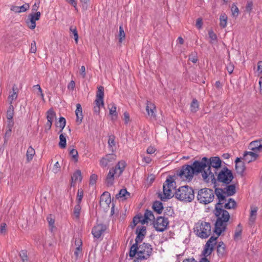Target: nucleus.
<instances>
[{
	"label": "nucleus",
	"mask_w": 262,
	"mask_h": 262,
	"mask_svg": "<svg viewBox=\"0 0 262 262\" xmlns=\"http://www.w3.org/2000/svg\"><path fill=\"white\" fill-rule=\"evenodd\" d=\"M258 210V208L255 206H251V210L250 212V216L249 218L248 224L249 225L252 226L254 225L257 216V211Z\"/></svg>",
	"instance_id": "obj_21"
},
{
	"label": "nucleus",
	"mask_w": 262,
	"mask_h": 262,
	"mask_svg": "<svg viewBox=\"0 0 262 262\" xmlns=\"http://www.w3.org/2000/svg\"><path fill=\"white\" fill-rule=\"evenodd\" d=\"M197 200L203 204H208L212 202L214 199V192L212 189L204 188L198 192Z\"/></svg>",
	"instance_id": "obj_5"
},
{
	"label": "nucleus",
	"mask_w": 262,
	"mask_h": 262,
	"mask_svg": "<svg viewBox=\"0 0 262 262\" xmlns=\"http://www.w3.org/2000/svg\"><path fill=\"white\" fill-rule=\"evenodd\" d=\"M256 72L258 73V76L262 73V61L258 62Z\"/></svg>",
	"instance_id": "obj_62"
},
{
	"label": "nucleus",
	"mask_w": 262,
	"mask_h": 262,
	"mask_svg": "<svg viewBox=\"0 0 262 262\" xmlns=\"http://www.w3.org/2000/svg\"><path fill=\"white\" fill-rule=\"evenodd\" d=\"M72 182H81L82 180L81 172L80 170H77L71 177Z\"/></svg>",
	"instance_id": "obj_29"
},
{
	"label": "nucleus",
	"mask_w": 262,
	"mask_h": 262,
	"mask_svg": "<svg viewBox=\"0 0 262 262\" xmlns=\"http://www.w3.org/2000/svg\"><path fill=\"white\" fill-rule=\"evenodd\" d=\"M207 160L206 157H203L201 161L196 160L193 162L192 166V170L194 174H197L200 172L203 173L204 170H206L207 165L206 161Z\"/></svg>",
	"instance_id": "obj_11"
},
{
	"label": "nucleus",
	"mask_w": 262,
	"mask_h": 262,
	"mask_svg": "<svg viewBox=\"0 0 262 262\" xmlns=\"http://www.w3.org/2000/svg\"><path fill=\"white\" fill-rule=\"evenodd\" d=\"M228 17L227 15L223 13L220 16V26L221 27L224 28L227 26Z\"/></svg>",
	"instance_id": "obj_31"
},
{
	"label": "nucleus",
	"mask_w": 262,
	"mask_h": 262,
	"mask_svg": "<svg viewBox=\"0 0 262 262\" xmlns=\"http://www.w3.org/2000/svg\"><path fill=\"white\" fill-rule=\"evenodd\" d=\"M60 169V165L58 163V162H57L54 165L53 167V171L55 173H56L57 172H58L59 171Z\"/></svg>",
	"instance_id": "obj_63"
},
{
	"label": "nucleus",
	"mask_w": 262,
	"mask_h": 262,
	"mask_svg": "<svg viewBox=\"0 0 262 262\" xmlns=\"http://www.w3.org/2000/svg\"><path fill=\"white\" fill-rule=\"evenodd\" d=\"M199 108V103L198 101L196 99H193L191 105L190 109L192 113H195Z\"/></svg>",
	"instance_id": "obj_41"
},
{
	"label": "nucleus",
	"mask_w": 262,
	"mask_h": 262,
	"mask_svg": "<svg viewBox=\"0 0 262 262\" xmlns=\"http://www.w3.org/2000/svg\"><path fill=\"white\" fill-rule=\"evenodd\" d=\"M249 149L257 153L262 150V144L260 140H255L251 142L248 146Z\"/></svg>",
	"instance_id": "obj_20"
},
{
	"label": "nucleus",
	"mask_w": 262,
	"mask_h": 262,
	"mask_svg": "<svg viewBox=\"0 0 262 262\" xmlns=\"http://www.w3.org/2000/svg\"><path fill=\"white\" fill-rule=\"evenodd\" d=\"M83 195V191L81 189H78L77 191V203H79L81 202V200L82 199Z\"/></svg>",
	"instance_id": "obj_56"
},
{
	"label": "nucleus",
	"mask_w": 262,
	"mask_h": 262,
	"mask_svg": "<svg viewBox=\"0 0 262 262\" xmlns=\"http://www.w3.org/2000/svg\"><path fill=\"white\" fill-rule=\"evenodd\" d=\"M108 144L110 148H112L113 151V147L115 146V137L114 136H110L108 140Z\"/></svg>",
	"instance_id": "obj_49"
},
{
	"label": "nucleus",
	"mask_w": 262,
	"mask_h": 262,
	"mask_svg": "<svg viewBox=\"0 0 262 262\" xmlns=\"http://www.w3.org/2000/svg\"><path fill=\"white\" fill-rule=\"evenodd\" d=\"M35 154L34 149L32 146H29L26 153L27 161L29 162L32 160L33 156Z\"/></svg>",
	"instance_id": "obj_32"
},
{
	"label": "nucleus",
	"mask_w": 262,
	"mask_h": 262,
	"mask_svg": "<svg viewBox=\"0 0 262 262\" xmlns=\"http://www.w3.org/2000/svg\"><path fill=\"white\" fill-rule=\"evenodd\" d=\"M81 210V206L79 203H78L74 207V214L76 218L78 219L80 215V212Z\"/></svg>",
	"instance_id": "obj_44"
},
{
	"label": "nucleus",
	"mask_w": 262,
	"mask_h": 262,
	"mask_svg": "<svg viewBox=\"0 0 262 262\" xmlns=\"http://www.w3.org/2000/svg\"><path fill=\"white\" fill-rule=\"evenodd\" d=\"M189 59L193 63H196L198 61V57L196 53H192L189 56Z\"/></svg>",
	"instance_id": "obj_59"
},
{
	"label": "nucleus",
	"mask_w": 262,
	"mask_h": 262,
	"mask_svg": "<svg viewBox=\"0 0 262 262\" xmlns=\"http://www.w3.org/2000/svg\"><path fill=\"white\" fill-rule=\"evenodd\" d=\"M217 252L220 257H222L224 255L226 252L225 245L223 242H220L217 246Z\"/></svg>",
	"instance_id": "obj_28"
},
{
	"label": "nucleus",
	"mask_w": 262,
	"mask_h": 262,
	"mask_svg": "<svg viewBox=\"0 0 262 262\" xmlns=\"http://www.w3.org/2000/svg\"><path fill=\"white\" fill-rule=\"evenodd\" d=\"M207 170L202 173L203 179L208 182L210 181L212 183H216V178L214 174H217V171L221 167L222 160L218 157H212L210 158H207L206 161Z\"/></svg>",
	"instance_id": "obj_1"
},
{
	"label": "nucleus",
	"mask_w": 262,
	"mask_h": 262,
	"mask_svg": "<svg viewBox=\"0 0 262 262\" xmlns=\"http://www.w3.org/2000/svg\"><path fill=\"white\" fill-rule=\"evenodd\" d=\"M258 156V155L253 151H246L245 152L242 159L245 162L250 163L255 161Z\"/></svg>",
	"instance_id": "obj_19"
},
{
	"label": "nucleus",
	"mask_w": 262,
	"mask_h": 262,
	"mask_svg": "<svg viewBox=\"0 0 262 262\" xmlns=\"http://www.w3.org/2000/svg\"><path fill=\"white\" fill-rule=\"evenodd\" d=\"M139 243L134 244L130 249L129 256L134 257L136 256L135 262H139L148 259L151 255L152 248L149 244L144 243L138 246Z\"/></svg>",
	"instance_id": "obj_3"
},
{
	"label": "nucleus",
	"mask_w": 262,
	"mask_h": 262,
	"mask_svg": "<svg viewBox=\"0 0 262 262\" xmlns=\"http://www.w3.org/2000/svg\"><path fill=\"white\" fill-rule=\"evenodd\" d=\"M214 213L217 217L214 232L217 236H220L226 229L230 215L227 210L223 209V206H215Z\"/></svg>",
	"instance_id": "obj_2"
},
{
	"label": "nucleus",
	"mask_w": 262,
	"mask_h": 262,
	"mask_svg": "<svg viewBox=\"0 0 262 262\" xmlns=\"http://www.w3.org/2000/svg\"><path fill=\"white\" fill-rule=\"evenodd\" d=\"M224 191L227 196L233 195L236 193V187L235 184H228L224 188Z\"/></svg>",
	"instance_id": "obj_23"
},
{
	"label": "nucleus",
	"mask_w": 262,
	"mask_h": 262,
	"mask_svg": "<svg viewBox=\"0 0 262 262\" xmlns=\"http://www.w3.org/2000/svg\"><path fill=\"white\" fill-rule=\"evenodd\" d=\"M70 32L72 33L74 37V40L77 43L78 40V35L75 27L71 26L70 28Z\"/></svg>",
	"instance_id": "obj_43"
},
{
	"label": "nucleus",
	"mask_w": 262,
	"mask_h": 262,
	"mask_svg": "<svg viewBox=\"0 0 262 262\" xmlns=\"http://www.w3.org/2000/svg\"><path fill=\"white\" fill-rule=\"evenodd\" d=\"M33 88L34 89H36L38 90L37 95H39L41 97V99L43 100H44V95L42 93V90H41V88L40 86V85L39 84H37V85H34Z\"/></svg>",
	"instance_id": "obj_53"
},
{
	"label": "nucleus",
	"mask_w": 262,
	"mask_h": 262,
	"mask_svg": "<svg viewBox=\"0 0 262 262\" xmlns=\"http://www.w3.org/2000/svg\"><path fill=\"white\" fill-rule=\"evenodd\" d=\"M216 175V181L226 185L230 184L234 178L232 171L226 167L223 168Z\"/></svg>",
	"instance_id": "obj_6"
},
{
	"label": "nucleus",
	"mask_w": 262,
	"mask_h": 262,
	"mask_svg": "<svg viewBox=\"0 0 262 262\" xmlns=\"http://www.w3.org/2000/svg\"><path fill=\"white\" fill-rule=\"evenodd\" d=\"M70 155L72 156V157L74 159L75 162L78 161V152L75 149H72L70 151Z\"/></svg>",
	"instance_id": "obj_50"
},
{
	"label": "nucleus",
	"mask_w": 262,
	"mask_h": 262,
	"mask_svg": "<svg viewBox=\"0 0 262 262\" xmlns=\"http://www.w3.org/2000/svg\"><path fill=\"white\" fill-rule=\"evenodd\" d=\"M48 121L45 126V129L46 130H49L51 128L52 124V120L53 119V116H47Z\"/></svg>",
	"instance_id": "obj_42"
},
{
	"label": "nucleus",
	"mask_w": 262,
	"mask_h": 262,
	"mask_svg": "<svg viewBox=\"0 0 262 262\" xmlns=\"http://www.w3.org/2000/svg\"><path fill=\"white\" fill-rule=\"evenodd\" d=\"M106 229V227L105 225L102 224H98L93 228L92 233L95 237L98 238Z\"/></svg>",
	"instance_id": "obj_16"
},
{
	"label": "nucleus",
	"mask_w": 262,
	"mask_h": 262,
	"mask_svg": "<svg viewBox=\"0 0 262 262\" xmlns=\"http://www.w3.org/2000/svg\"><path fill=\"white\" fill-rule=\"evenodd\" d=\"M169 224L167 218L163 216H158L154 222V227L155 230L158 232H163L166 229Z\"/></svg>",
	"instance_id": "obj_10"
},
{
	"label": "nucleus",
	"mask_w": 262,
	"mask_h": 262,
	"mask_svg": "<svg viewBox=\"0 0 262 262\" xmlns=\"http://www.w3.org/2000/svg\"><path fill=\"white\" fill-rule=\"evenodd\" d=\"M108 108L110 111V115H114L115 113H116L117 107L116 105L111 103L108 105Z\"/></svg>",
	"instance_id": "obj_46"
},
{
	"label": "nucleus",
	"mask_w": 262,
	"mask_h": 262,
	"mask_svg": "<svg viewBox=\"0 0 262 262\" xmlns=\"http://www.w3.org/2000/svg\"><path fill=\"white\" fill-rule=\"evenodd\" d=\"M156 107L154 104L147 101L146 105V111L148 115H153L155 113Z\"/></svg>",
	"instance_id": "obj_34"
},
{
	"label": "nucleus",
	"mask_w": 262,
	"mask_h": 262,
	"mask_svg": "<svg viewBox=\"0 0 262 262\" xmlns=\"http://www.w3.org/2000/svg\"><path fill=\"white\" fill-rule=\"evenodd\" d=\"M219 236H216V237H214L213 236H212L210 237V238L209 239V240L206 243V244H208L209 245H210L211 246H213V245L215 244V242L217 238L219 237Z\"/></svg>",
	"instance_id": "obj_51"
},
{
	"label": "nucleus",
	"mask_w": 262,
	"mask_h": 262,
	"mask_svg": "<svg viewBox=\"0 0 262 262\" xmlns=\"http://www.w3.org/2000/svg\"><path fill=\"white\" fill-rule=\"evenodd\" d=\"M130 197V193L125 188L121 189L119 193L116 194V199L121 198L126 200Z\"/></svg>",
	"instance_id": "obj_25"
},
{
	"label": "nucleus",
	"mask_w": 262,
	"mask_h": 262,
	"mask_svg": "<svg viewBox=\"0 0 262 262\" xmlns=\"http://www.w3.org/2000/svg\"><path fill=\"white\" fill-rule=\"evenodd\" d=\"M76 109L75 110V115H82V108L81 105L79 103H77L76 105Z\"/></svg>",
	"instance_id": "obj_58"
},
{
	"label": "nucleus",
	"mask_w": 262,
	"mask_h": 262,
	"mask_svg": "<svg viewBox=\"0 0 262 262\" xmlns=\"http://www.w3.org/2000/svg\"><path fill=\"white\" fill-rule=\"evenodd\" d=\"M60 141L59 143V146L61 148H65L67 145V140L66 137L63 134H61L59 136Z\"/></svg>",
	"instance_id": "obj_37"
},
{
	"label": "nucleus",
	"mask_w": 262,
	"mask_h": 262,
	"mask_svg": "<svg viewBox=\"0 0 262 262\" xmlns=\"http://www.w3.org/2000/svg\"><path fill=\"white\" fill-rule=\"evenodd\" d=\"M214 192L219 200V202L216 204L215 206H223V204H224L226 201V197L227 196L226 194H225L224 189L222 188H216Z\"/></svg>",
	"instance_id": "obj_12"
},
{
	"label": "nucleus",
	"mask_w": 262,
	"mask_h": 262,
	"mask_svg": "<svg viewBox=\"0 0 262 262\" xmlns=\"http://www.w3.org/2000/svg\"><path fill=\"white\" fill-rule=\"evenodd\" d=\"M104 202L106 204H109L111 202V196L110 193L108 192H104L102 194L101 198H100V202Z\"/></svg>",
	"instance_id": "obj_33"
},
{
	"label": "nucleus",
	"mask_w": 262,
	"mask_h": 262,
	"mask_svg": "<svg viewBox=\"0 0 262 262\" xmlns=\"http://www.w3.org/2000/svg\"><path fill=\"white\" fill-rule=\"evenodd\" d=\"M40 2L39 0H35L34 4L32 6V11L37 12V10L39 7Z\"/></svg>",
	"instance_id": "obj_61"
},
{
	"label": "nucleus",
	"mask_w": 262,
	"mask_h": 262,
	"mask_svg": "<svg viewBox=\"0 0 262 262\" xmlns=\"http://www.w3.org/2000/svg\"><path fill=\"white\" fill-rule=\"evenodd\" d=\"M144 216L145 217V220H147L148 221H151L155 220L154 215L151 211L147 210Z\"/></svg>",
	"instance_id": "obj_40"
},
{
	"label": "nucleus",
	"mask_w": 262,
	"mask_h": 262,
	"mask_svg": "<svg viewBox=\"0 0 262 262\" xmlns=\"http://www.w3.org/2000/svg\"><path fill=\"white\" fill-rule=\"evenodd\" d=\"M209 37L210 39L211 43H213L214 41H216L217 39L216 35L213 32L212 30H209L208 31Z\"/></svg>",
	"instance_id": "obj_48"
},
{
	"label": "nucleus",
	"mask_w": 262,
	"mask_h": 262,
	"mask_svg": "<svg viewBox=\"0 0 262 262\" xmlns=\"http://www.w3.org/2000/svg\"><path fill=\"white\" fill-rule=\"evenodd\" d=\"M213 249V246H211L208 244L205 245L204 249L203 251V254L205 256H207L211 254Z\"/></svg>",
	"instance_id": "obj_36"
},
{
	"label": "nucleus",
	"mask_w": 262,
	"mask_h": 262,
	"mask_svg": "<svg viewBox=\"0 0 262 262\" xmlns=\"http://www.w3.org/2000/svg\"><path fill=\"white\" fill-rule=\"evenodd\" d=\"M30 52L32 53H35L36 52V46L35 41H32L31 43Z\"/></svg>",
	"instance_id": "obj_60"
},
{
	"label": "nucleus",
	"mask_w": 262,
	"mask_h": 262,
	"mask_svg": "<svg viewBox=\"0 0 262 262\" xmlns=\"http://www.w3.org/2000/svg\"><path fill=\"white\" fill-rule=\"evenodd\" d=\"M176 174L181 180L187 182H190L194 174L190 165H183L180 169L177 171Z\"/></svg>",
	"instance_id": "obj_8"
},
{
	"label": "nucleus",
	"mask_w": 262,
	"mask_h": 262,
	"mask_svg": "<svg viewBox=\"0 0 262 262\" xmlns=\"http://www.w3.org/2000/svg\"><path fill=\"white\" fill-rule=\"evenodd\" d=\"M125 36L124 31L123 30V27L122 26H120L119 27V42H122L123 40L124 39Z\"/></svg>",
	"instance_id": "obj_45"
},
{
	"label": "nucleus",
	"mask_w": 262,
	"mask_h": 262,
	"mask_svg": "<svg viewBox=\"0 0 262 262\" xmlns=\"http://www.w3.org/2000/svg\"><path fill=\"white\" fill-rule=\"evenodd\" d=\"M19 255L21 258L23 262H27L28 261L27 252L26 251L22 250L20 252Z\"/></svg>",
	"instance_id": "obj_54"
},
{
	"label": "nucleus",
	"mask_w": 262,
	"mask_h": 262,
	"mask_svg": "<svg viewBox=\"0 0 262 262\" xmlns=\"http://www.w3.org/2000/svg\"><path fill=\"white\" fill-rule=\"evenodd\" d=\"M104 88L102 86L98 88V91L96 94V99L95 101V105L94 111L96 114L100 113V110L104 106Z\"/></svg>",
	"instance_id": "obj_9"
},
{
	"label": "nucleus",
	"mask_w": 262,
	"mask_h": 262,
	"mask_svg": "<svg viewBox=\"0 0 262 262\" xmlns=\"http://www.w3.org/2000/svg\"><path fill=\"white\" fill-rule=\"evenodd\" d=\"M236 206V203L235 200L232 198L229 199L228 202L225 203L223 207L225 209H230L235 208Z\"/></svg>",
	"instance_id": "obj_30"
},
{
	"label": "nucleus",
	"mask_w": 262,
	"mask_h": 262,
	"mask_svg": "<svg viewBox=\"0 0 262 262\" xmlns=\"http://www.w3.org/2000/svg\"><path fill=\"white\" fill-rule=\"evenodd\" d=\"M231 11L232 12V15L234 17H237L239 13V11L237 7L236 6L235 4H233L232 5L231 8Z\"/></svg>",
	"instance_id": "obj_39"
},
{
	"label": "nucleus",
	"mask_w": 262,
	"mask_h": 262,
	"mask_svg": "<svg viewBox=\"0 0 262 262\" xmlns=\"http://www.w3.org/2000/svg\"><path fill=\"white\" fill-rule=\"evenodd\" d=\"M235 169L237 173L243 174L245 169V166L244 162H239L235 164Z\"/></svg>",
	"instance_id": "obj_35"
},
{
	"label": "nucleus",
	"mask_w": 262,
	"mask_h": 262,
	"mask_svg": "<svg viewBox=\"0 0 262 262\" xmlns=\"http://www.w3.org/2000/svg\"><path fill=\"white\" fill-rule=\"evenodd\" d=\"M242 226L241 224H239L236 227L234 237V239H237L241 236L242 232Z\"/></svg>",
	"instance_id": "obj_38"
},
{
	"label": "nucleus",
	"mask_w": 262,
	"mask_h": 262,
	"mask_svg": "<svg viewBox=\"0 0 262 262\" xmlns=\"http://www.w3.org/2000/svg\"><path fill=\"white\" fill-rule=\"evenodd\" d=\"M152 208L158 214H160L163 209V204L160 201H155L153 204Z\"/></svg>",
	"instance_id": "obj_27"
},
{
	"label": "nucleus",
	"mask_w": 262,
	"mask_h": 262,
	"mask_svg": "<svg viewBox=\"0 0 262 262\" xmlns=\"http://www.w3.org/2000/svg\"><path fill=\"white\" fill-rule=\"evenodd\" d=\"M66 119L62 117L59 118L58 126L61 128L60 132H61L66 126Z\"/></svg>",
	"instance_id": "obj_47"
},
{
	"label": "nucleus",
	"mask_w": 262,
	"mask_h": 262,
	"mask_svg": "<svg viewBox=\"0 0 262 262\" xmlns=\"http://www.w3.org/2000/svg\"><path fill=\"white\" fill-rule=\"evenodd\" d=\"M115 176L118 177V172L114 168L110 169L105 180V183L107 186L113 185Z\"/></svg>",
	"instance_id": "obj_18"
},
{
	"label": "nucleus",
	"mask_w": 262,
	"mask_h": 262,
	"mask_svg": "<svg viewBox=\"0 0 262 262\" xmlns=\"http://www.w3.org/2000/svg\"><path fill=\"white\" fill-rule=\"evenodd\" d=\"M116 159L114 154H107L102 158L100 161V165L102 167H105L112 164Z\"/></svg>",
	"instance_id": "obj_13"
},
{
	"label": "nucleus",
	"mask_w": 262,
	"mask_h": 262,
	"mask_svg": "<svg viewBox=\"0 0 262 262\" xmlns=\"http://www.w3.org/2000/svg\"><path fill=\"white\" fill-rule=\"evenodd\" d=\"M40 15V12L38 11L34 14L32 13L29 16V20L27 21V24L30 29H34L35 28V21L39 19Z\"/></svg>",
	"instance_id": "obj_14"
},
{
	"label": "nucleus",
	"mask_w": 262,
	"mask_h": 262,
	"mask_svg": "<svg viewBox=\"0 0 262 262\" xmlns=\"http://www.w3.org/2000/svg\"><path fill=\"white\" fill-rule=\"evenodd\" d=\"M194 231L196 232L198 236L202 238H206L210 234V224L205 222L198 223L194 228Z\"/></svg>",
	"instance_id": "obj_7"
},
{
	"label": "nucleus",
	"mask_w": 262,
	"mask_h": 262,
	"mask_svg": "<svg viewBox=\"0 0 262 262\" xmlns=\"http://www.w3.org/2000/svg\"><path fill=\"white\" fill-rule=\"evenodd\" d=\"M174 195L176 199L185 202H191L194 198L193 189L187 185L180 187L176 190Z\"/></svg>",
	"instance_id": "obj_4"
},
{
	"label": "nucleus",
	"mask_w": 262,
	"mask_h": 262,
	"mask_svg": "<svg viewBox=\"0 0 262 262\" xmlns=\"http://www.w3.org/2000/svg\"><path fill=\"white\" fill-rule=\"evenodd\" d=\"M146 233V228L143 226H138L136 229V233L137 236L135 239V243H141Z\"/></svg>",
	"instance_id": "obj_17"
},
{
	"label": "nucleus",
	"mask_w": 262,
	"mask_h": 262,
	"mask_svg": "<svg viewBox=\"0 0 262 262\" xmlns=\"http://www.w3.org/2000/svg\"><path fill=\"white\" fill-rule=\"evenodd\" d=\"M166 187L168 186V189L171 191L176 188V183L172 177L169 176L163 184Z\"/></svg>",
	"instance_id": "obj_22"
},
{
	"label": "nucleus",
	"mask_w": 262,
	"mask_h": 262,
	"mask_svg": "<svg viewBox=\"0 0 262 262\" xmlns=\"http://www.w3.org/2000/svg\"><path fill=\"white\" fill-rule=\"evenodd\" d=\"M6 227L7 225L6 223H3L0 226V233L2 234H4L6 233Z\"/></svg>",
	"instance_id": "obj_64"
},
{
	"label": "nucleus",
	"mask_w": 262,
	"mask_h": 262,
	"mask_svg": "<svg viewBox=\"0 0 262 262\" xmlns=\"http://www.w3.org/2000/svg\"><path fill=\"white\" fill-rule=\"evenodd\" d=\"M175 196L174 193H173L170 189H168V186L166 187L165 185H163V193H159L158 196L161 201H165L173 196Z\"/></svg>",
	"instance_id": "obj_15"
},
{
	"label": "nucleus",
	"mask_w": 262,
	"mask_h": 262,
	"mask_svg": "<svg viewBox=\"0 0 262 262\" xmlns=\"http://www.w3.org/2000/svg\"><path fill=\"white\" fill-rule=\"evenodd\" d=\"M29 5L28 4H25L21 6H19V13L24 12L29 9Z\"/></svg>",
	"instance_id": "obj_55"
},
{
	"label": "nucleus",
	"mask_w": 262,
	"mask_h": 262,
	"mask_svg": "<svg viewBox=\"0 0 262 262\" xmlns=\"http://www.w3.org/2000/svg\"><path fill=\"white\" fill-rule=\"evenodd\" d=\"M8 119V124H7V128H12V127L14 125V121L13 120V116H9L7 118Z\"/></svg>",
	"instance_id": "obj_52"
},
{
	"label": "nucleus",
	"mask_w": 262,
	"mask_h": 262,
	"mask_svg": "<svg viewBox=\"0 0 262 262\" xmlns=\"http://www.w3.org/2000/svg\"><path fill=\"white\" fill-rule=\"evenodd\" d=\"M97 180V176L95 174H93L91 176L90 179V185H94Z\"/></svg>",
	"instance_id": "obj_57"
},
{
	"label": "nucleus",
	"mask_w": 262,
	"mask_h": 262,
	"mask_svg": "<svg viewBox=\"0 0 262 262\" xmlns=\"http://www.w3.org/2000/svg\"><path fill=\"white\" fill-rule=\"evenodd\" d=\"M125 165V162L124 161H119L115 167L114 168V169H116V171L118 172V177H119L123 171Z\"/></svg>",
	"instance_id": "obj_26"
},
{
	"label": "nucleus",
	"mask_w": 262,
	"mask_h": 262,
	"mask_svg": "<svg viewBox=\"0 0 262 262\" xmlns=\"http://www.w3.org/2000/svg\"><path fill=\"white\" fill-rule=\"evenodd\" d=\"M16 91L17 88L13 86L12 88V92L10 93L8 97V102L9 104H13L14 102L17 99L18 94Z\"/></svg>",
	"instance_id": "obj_24"
}]
</instances>
